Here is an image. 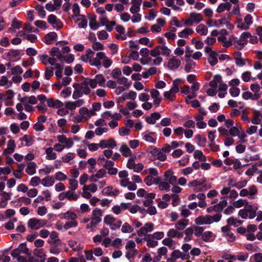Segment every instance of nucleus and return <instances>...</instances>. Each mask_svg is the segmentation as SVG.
Listing matches in <instances>:
<instances>
[{
	"instance_id": "1",
	"label": "nucleus",
	"mask_w": 262,
	"mask_h": 262,
	"mask_svg": "<svg viewBox=\"0 0 262 262\" xmlns=\"http://www.w3.org/2000/svg\"><path fill=\"white\" fill-rule=\"evenodd\" d=\"M67 41L58 42L56 47H53L49 51V55L55 56L56 59L61 62L71 63L74 60V56L72 54H68L71 49L69 47L66 46Z\"/></svg>"
},
{
	"instance_id": "2",
	"label": "nucleus",
	"mask_w": 262,
	"mask_h": 262,
	"mask_svg": "<svg viewBox=\"0 0 262 262\" xmlns=\"http://www.w3.org/2000/svg\"><path fill=\"white\" fill-rule=\"evenodd\" d=\"M171 53V50L164 45L156 46L150 51V55L155 57L152 60V63L156 66L160 64L163 61V58L160 55L167 57Z\"/></svg>"
},
{
	"instance_id": "3",
	"label": "nucleus",
	"mask_w": 262,
	"mask_h": 262,
	"mask_svg": "<svg viewBox=\"0 0 262 262\" xmlns=\"http://www.w3.org/2000/svg\"><path fill=\"white\" fill-rule=\"evenodd\" d=\"M91 62L92 66L100 69L102 65L105 69L108 68L112 64L113 61L104 52H99L96 53V57L93 58Z\"/></svg>"
},
{
	"instance_id": "4",
	"label": "nucleus",
	"mask_w": 262,
	"mask_h": 262,
	"mask_svg": "<svg viewBox=\"0 0 262 262\" xmlns=\"http://www.w3.org/2000/svg\"><path fill=\"white\" fill-rule=\"evenodd\" d=\"M103 211L98 208H95L92 211L91 222L86 225V228L91 231L94 230L98 224L101 222Z\"/></svg>"
},
{
	"instance_id": "5",
	"label": "nucleus",
	"mask_w": 262,
	"mask_h": 262,
	"mask_svg": "<svg viewBox=\"0 0 262 262\" xmlns=\"http://www.w3.org/2000/svg\"><path fill=\"white\" fill-rule=\"evenodd\" d=\"M221 217L222 214L220 213H217L212 216L210 215H201L194 220V223L199 225H209L214 222H219Z\"/></svg>"
},
{
	"instance_id": "6",
	"label": "nucleus",
	"mask_w": 262,
	"mask_h": 262,
	"mask_svg": "<svg viewBox=\"0 0 262 262\" xmlns=\"http://www.w3.org/2000/svg\"><path fill=\"white\" fill-rule=\"evenodd\" d=\"M89 86L92 89L96 88L95 82L91 78H85L82 82L74 83L73 84V87L74 89H79L84 95H89L91 92Z\"/></svg>"
},
{
	"instance_id": "7",
	"label": "nucleus",
	"mask_w": 262,
	"mask_h": 262,
	"mask_svg": "<svg viewBox=\"0 0 262 262\" xmlns=\"http://www.w3.org/2000/svg\"><path fill=\"white\" fill-rule=\"evenodd\" d=\"M257 210V207L249 204L239 210L238 215L243 219H253L256 216Z\"/></svg>"
},
{
	"instance_id": "8",
	"label": "nucleus",
	"mask_w": 262,
	"mask_h": 262,
	"mask_svg": "<svg viewBox=\"0 0 262 262\" xmlns=\"http://www.w3.org/2000/svg\"><path fill=\"white\" fill-rule=\"evenodd\" d=\"M253 23V18L250 14H247L244 18H237L236 22V27L241 30H247Z\"/></svg>"
},
{
	"instance_id": "9",
	"label": "nucleus",
	"mask_w": 262,
	"mask_h": 262,
	"mask_svg": "<svg viewBox=\"0 0 262 262\" xmlns=\"http://www.w3.org/2000/svg\"><path fill=\"white\" fill-rule=\"evenodd\" d=\"M103 222L112 230H116L117 229L119 228L122 224V222L120 220H117L110 214L105 216Z\"/></svg>"
},
{
	"instance_id": "10",
	"label": "nucleus",
	"mask_w": 262,
	"mask_h": 262,
	"mask_svg": "<svg viewBox=\"0 0 262 262\" xmlns=\"http://www.w3.org/2000/svg\"><path fill=\"white\" fill-rule=\"evenodd\" d=\"M47 224V221L46 220L33 217L28 220L27 225L29 229L33 230H37L45 227Z\"/></svg>"
},
{
	"instance_id": "11",
	"label": "nucleus",
	"mask_w": 262,
	"mask_h": 262,
	"mask_svg": "<svg viewBox=\"0 0 262 262\" xmlns=\"http://www.w3.org/2000/svg\"><path fill=\"white\" fill-rule=\"evenodd\" d=\"M204 51L207 54L208 62L211 66H214L217 63V53L213 51L211 48L209 46H206L204 48Z\"/></svg>"
},
{
	"instance_id": "12",
	"label": "nucleus",
	"mask_w": 262,
	"mask_h": 262,
	"mask_svg": "<svg viewBox=\"0 0 262 262\" xmlns=\"http://www.w3.org/2000/svg\"><path fill=\"white\" fill-rule=\"evenodd\" d=\"M202 15L200 13L191 12L189 16L184 20V23L186 26H192L193 24H199L203 20Z\"/></svg>"
},
{
	"instance_id": "13",
	"label": "nucleus",
	"mask_w": 262,
	"mask_h": 262,
	"mask_svg": "<svg viewBox=\"0 0 262 262\" xmlns=\"http://www.w3.org/2000/svg\"><path fill=\"white\" fill-rule=\"evenodd\" d=\"M251 36V33L249 32H244L241 34L239 38L235 40L236 47L239 49H242L243 46L248 42V39Z\"/></svg>"
},
{
	"instance_id": "14",
	"label": "nucleus",
	"mask_w": 262,
	"mask_h": 262,
	"mask_svg": "<svg viewBox=\"0 0 262 262\" xmlns=\"http://www.w3.org/2000/svg\"><path fill=\"white\" fill-rule=\"evenodd\" d=\"M227 205V201L225 197L223 198V200L221 201L217 204L210 206L207 209V212L208 213L212 212L213 211L216 212H221L224 207H225Z\"/></svg>"
},
{
	"instance_id": "15",
	"label": "nucleus",
	"mask_w": 262,
	"mask_h": 262,
	"mask_svg": "<svg viewBox=\"0 0 262 262\" xmlns=\"http://www.w3.org/2000/svg\"><path fill=\"white\" fill-rule=\"evenodd\" d=\"M39 60L45 65L50 64L52 66H54L57 62V59L55 56L49 57L46 54H40L38 56Z\"/></svg>"
},
{
	"instance_id": "16",
	"label": "nucleus",
	"mask_w": 262,
	"mask_h": 262,
	"mask_svg": "<svg viewBox=\"0 0 262 262\" xmlns=\"http://www.w3.org/2000/svg\"><path fill=\"white\" fill-rule=\"evenodd\" d=\"M154 229V225L151 222L146 223L144 226L137 231L138 235L140 236H145L148 232L152 231Z\"/></svg>"
},
{
	"instance_id": "17",
	"label": "nucleus",
	"mask_w": 262,
	"mask_h": 262,
	"mask_svg": "<svg viewBox=\"0 0 262 262\" xmlns=\"http://www.w3.org/2000/svg\"><path fill=\"white\" fill-rule=\"evenodd\" d=\"M164 180L166 181L171 185H176L177 183V178L174 175L173 171L170 169L164 172Z\"/></svg>"
},
{
	"instance_id": "18",
	"label": "nucleus",
	"mask_w": 262,
	"mask_h": 262,
	"mask_svg": "<svg viewBox=\"0 0 262 262\" xmlns=\"http://www.w3.org/2000/svg\"><path fill=\"white\" fill-rule=\"evenodd\" d=\"M48 23L56 29H59L62 27L63 24L62 22L57 18L56 16L51 14L48 17Z\"/></svg>"
},
{
	"instance_id": "19",
	"label": "nucleus",
	"mask_w": 262,
	"mask_h": 262,
	"mask_svg": "<svg viewBox=\"0 0 262 262\" xmlns=\"http://www.w3.org/2000/svg\"><path fill=\"white\" fill-rule=\"evenodd\" d=\"M181 60L176 56H172L168 59L167 67L170 70H175L179 67L181 64Z\"/></svg>"
},
{
	"instance_id": "20",
	"label": "nucleus",
	"mask_w": 262,
	"mask_h": 262,
	"mask_svg": "<svg viewBox=\"0 0 262 262\" xmlns=\"http://www.w3.org/2000/svg\"><path fill=\"white\" fill-rule=\"evenodd\" d=\"M100 148H111L113 149L117 146V143L115 140L113 138H110L108 140H101L100 141Z\"/></svg>"
},
{
	"instance_id": "21",
	"label": "nucleus",
	"mask_w": 262,
	"mask_h": 262,
	"mask_svg": "<svg viewBox=\"0 0 262 262\" xmlns=\"http://www.w3.org/2000/svg\"><path fill=\"white\" fill-rule=\"evenodd\" d=\"M17 36L22 37L24 39L29 40L31 42H35L37 39L36 35L33 34H27L24 31H19L17 33Z\"/></svg>"
},
{
	"instance_id": "22",
	"label": "nucleus",
	"mask_w": 262,
	"mask_h": 262,
	"mask_svg": "<svg viewBox=\"0 0 262 262\" xmlns=\"http://www.w3.org/2000/svg\"><path fill=\"white\" fill-rule=\"evenodd\" d=\"M106 174L105 169L102 168L99 169L95 174H92L89 178V180L92 182H97L98 180L104 178Z\"/></svg>"
},
{
	"instance_id": "23",
	"label": "nucleus",
	"mask_w": 262,
	"mask_h": 262,
	"mask_svg": "<svg viewBox=\"0 0 262 262\" xmlns=\"http://www.w3.org/2000/svg\"><path fill=\"white\" fill-rule=\"evenodd\" d=\"M137 97V93L136 92L130 91L128 93H123L122 96L118 98V102H123L125 100L130 99L134 100Z\"/></svg>"
},
{
	"instance_id": "24",
	"label": "nucleus",
	"mask_w": 262,
	"mask_h": 262,
	"mask_svg": "<svg viewBox=\"0 0 262 262\" xmlns=\"http://www.w3.org/2000/svg\"><path fill=\"white\" fill-rule=\"evenodd\" d=\"M150 94L151 97L153 99V102L156 105H159L162 101V98L160 96V92L157 89H154L150 90Z\"/></svg>"
},
{
	"instance_id": "25",
	"label": "nucleus",
	"mask_w": 262,
	"mask_h": 262,
	"mask_svg": "<svg viewBox=\"0 0 262 262\" xmlns=\"http://www.w3.org/2000/svg\"><path fill=\"white\" fill-rule=\"evenodd\" d=\"M103 119L109 120L112 119L113 120H118L121 118L122 115L120 113H116L112 114L110 111H106L101 115Z\"/></svg>"
},
{
	"instance_id": "26",
	"label": "nucleus",
	"mask_w": 262,
	"mask_h": 262,
	"mask_svg": "<svg viewBox=\"0 0 262 262\" xmlns=\"http://www.w3.org/2000/svg\"><path fill=\"white\" fill-rule=\"evenodd\" d=\"M142 2V0L132 1V6L129 9V11L132 14H135L136 13H138L140 11Z\"/></svg>"
},
{
	"instance_id": "27",
	"label": "nucleus",
	"mask_w": 262,
	"mask_h": 262,
	"mask_svg": "<svg viewBox=\"0 0 262 262\" xmlns=\"http://www.w3.org/2000/svg\"><path fill=\"white\" fill-rule=\"evenodd\" d=\"M79 113L84 119L86 120L90 118L91 116L95 115V113L94 111L89 110L85 107L80 108L79 110Z\"/></svg>"
},
{
	"instance_id": "28",
	"label": "nucleus",
	"mask_w": 262,
	"mask_h": 262,
	"mask_svg": "<svg viewBox=\"0 0 262 262\" xmlns=\"http://www.w3.org/2000/svg\"><path fill=\"white\" fill-rule=\"evenodd\" d=\"M234 58L236 64L238 67H243L246 64L247 59H244L242 57V53L237 51L234 53Z\"/></svg>"
},
{
	"instance_id": "29",
	"label": "nucleus",
	"mask_w": 262,
	"mask_h": 262,
	"mask_svg": "<svg viewBox=\"0 0 262 262\" xmlns=\"http://www.w3.org/2000/svg\"><path fill=\"white\" fill-rule=\"evenodd\" d=\"M251 121L254 124H261V128L259 130V135L260 136V131L262 129V113L259 112L255 113Z\"/></svg>"
},
{
	"instance_id": "30",
	"label": "nucleus",
	"mask_w": 262,
	"mask_h": 262,
	"mask_svg": "<svg viewBox=\"0 0 262 262\" xmlns=\"http://www.w3.org/2000/svg\"><path fill=\"white\" fill-rule=\"evenodd\" d=\"M156 196V194L154 193H148L145 195L144 199L142 200L144 206L148 207L152 205L153 200Z\"/></svg>"
},
{
	"instance_id": "31",
	"label": "nucleus",
	"mask_w": 262,
	"mask_h": 262,
	"mask_svg": "<svg viewBox=\"0 0 262 262\" xmlns=\"http://www.w3.org/2000/svg\"><path fill=\"white\" fill-rule=\"evenodd\" d=\"M89 26L93 30H97L100 26L98 23L97 21L96 16L94 14H91L89 16Z\"/></svg>"
},
{
	"instance_id": "32",
	"label": "nucleus",
	"mask_w": 262,
	"mask_h": 262,
	"mask_svg": "<svg viewBox=\"0 0 262 262\" xmlns=\"http://www.w3.org/2000/svg\"><path fill=\"white\" fill-rule=\"evenodd\" d=\"M188 224L189 220L184 218L177 222L174 225V227L178 231H182Z\"/></svg>"
},
{
	"instance_id": "33",
	"label": "nucleus",
	"mask_w": 262,
	"mask_h": 262,
	"mask_svg": "<svg viewBox=\"0 0 262 262\" xmlns=\"http://www.w3.org/2000/svg\"><path fill=\"white\" fill-rule=\"evenodd\" d=\"M161 117V115L159 113L155 112L150 116H147L145 118L146 121L150 124H154L157 120Z\"/></svg>"
},
{
	"instance_id": "34",
	"label": "nucleus",
	"mask_w": 262,
	"mask_h": 262,
	"mask_svg": "<svg viewBox=\"0 0 262 262\" xmlns=\"http://www.w3.org/2000/svg\"><path fill=\"white\" fill-rule=\"evenodd\" d=\"M155 133H150L148 131L144 132L142 134V139L146 142L155 144L156 142V138H154L151 135Z\"/></svg>"
},
{
	"instance_id": "35",
	"label": "nucleus",
	"mask_w": 262,
	"mask_h": 262,
	"mask_svg": "<svg viewBox=\"0 0 262 262\" xmlns=\"http://www.w3.org/2000/svg\"><path fill=\"white\" fill-rule=\"evenodd\" d=\"M231 8V4L230 2H225L221 3L217 7L216 11L221 13L225 11H230Z\"/></svg>"
},
{
	"instance_id": "36",
	"label": "nucleus",
	"mask_w": 262,
	"mask_h": 262,
	"mask_svg": "<svg viewBox=\"0 0 262 262\" xmlns=\"http://www.w3.org/2000/svg\"><path fill=\"white\" fill-rule=\"evenodd\" d=\"M47 103L48 106L50 107L58 108L63 106V103L61 101L59 100H54L52 98L48 99Z\"/></svg>"
},
{
	"instance_id": "37",
	"label": "nucleus",
	"mask_w": 262,
	"mask_h": 262,
	"mask_svg": "<svg viewBox=\"0 0 262 262\" xmlns=\"http://www.w3.org/2000/svg\"><path fill=\"white\" fill-rule=\"evenodd\" d=\"M54 178L51 176H46L41 180V184L45 187L52 186L54 185Z\"/></svg>"
},
{
	"instance_id": "38",
	"label": "nucleus",
	"mask_w": 262,
	"mask_h": 262,
	"mask_svg": "<svg viewBox=\"0 0 262 262\" xmlns=\"http://www.w3.org/2000/svg\"><path fill=\"white\" fill-rule=\"evenodd\" d=\"M52 147L47 148L45 149L46 154V159L48 160H54L57 158V154L54 151Z\"/></svg>"
},
{
	"instance_id": "39",
	"label": "nucleus",
	"mask_w": 262,
	"mask_h": 262,
	"mask_svg": "<svg viewBox=\"0 0 262 262\" xmlns=\"http://www.w3.org/2000/svg\"><path fill=\"white\" fill-rule=\"evenodd\" d=\"M95 82L96 87L97 84L100 86H104L105 85V79L102 74H98L95 76L94 79H91Z\"/></svg>"
},
{
	"instance_id": "40",
	"label": "nucleus",
	"mask_w": 262,
	"mask_h": 262,
	"mask_svg": "<svg viewBox=\"0 0 262 262\" xmlns=\"http://www.w3.org/2000/svg\"><path fill=\"white\" fill-rule=\"evenodd\" d=\"M37 165L34 162H30L27 164L26 172L29 175H33L36 173Z\"/></svg>"
},
{
	"instance_id": "41",
	"label": "nucleus",
	"mask_w": 262,
	"mask_h": 262,
	"mask_svg": "<svg viewBox=\"0 0 262 262\" xmlns=\"http://www.w3.org/2000/svg\"><path fill=\"white\" fill-rule=\"evenodd\" d=\"M144 240L146 242V245L149 248L156 247L158 245V242L154 240L149 234H147L144 237Z\"/></svg>"
},
{
	"instance_id": "42",
	"label": "nucleus",
	"mask_w": 262,
	"mask_h": 262,
	"mask_svg": "<svg viewBox=\"0 0 262 262\" xmlns=\"http://www.w3.org/2000/svg\"><path fill=\"white\" fill-rule=\"evenodd\" d=\"M119 151L122 154V156L125 157H128L131 156L132 151L128 147V146L125 144L123 143Z\"/></svg>"
},
{
	"instance_id": "43",
	"label": "nucleus",
	"mask_w": 262,
	"mask_h": 262,
	"mask_svg": "<svg viewBox=\"0 0 262 262\" xmlns=\"http://www.w3.org/2000/svg\"><path fill=\"white\" fill-rule=\"evenodd\" d=\"M247 191L249 195V199H255L256 198L258 190L255 185H253L249 187L247 189Z\"/></svg>"
},
{
	"instance_id": "44",
	"label": "nucleus",
	"mask_w": 262,
	"mask_h": 262,
	"mask_svg": "<svg viewBox=\"0 0 262 262\" xmlns=\"http://www.w3.org/2000/svg\"><path fill=\"white\" fill-rule=\"evenodd\" d=\"M215 236L213 233L209 231L203 233L202 236V239L205 242H210L214 239Z\"/></svg>"
},
{
	"instance_id": "45",
	"label": "nucleus",
	"mask_w": 262,
	"mask_h": 262,
	"mask_svg": "<svg viewBox=\"0 0 262 262\" xmlns=\"http://www.w3.org/2000/svg\"><path fill=\"white\" fill-rule=\"evenodd\" d=\"M21 141L25 142V146H30L32 145L34 142V137L28 135H24L20 139Z\"/></svg>"
},
{
	"instance_id": "46",
	"label": "nucleus",
	"mask_w": 262,
	"mask_h": 262,
	"mask_svg": "<svg viewBox=\"0 0 262 262\" xmlns=\"http://www.w3.org/2000/svg\"><path fill=\"white\" fill-rule=\"evenodd\" d=\"M221 80L222 77L220 75H215L213 79L210 82L209 85L212 88L215 90L217 87H219V85L221 82Z\"/></svg>"
},
{
	"instance_id": "47",
	"label": "nucleus",
	"mask_w": 262,
	"mask_h": 262,
	"mask_svg": "<svg viewBox=\"0 0 262 262\" xmlns=\"http://www.w3.org/2000/svg\"><path fill=\"white\" fill-rule=\"evenodd\" d=\"M248 204L249 202L248 200L243 199H238L233 203V206L236 208H239L242 207H245V206Z\"/></svg>"
},
{
	"instance_id": "48",
	"label": "nucleus",
	"mask_w": 262,
	"mask_h": 262,
	"mask_svg": "<svg viewBox=\"0 0 262 262\" xmlns=\"http://www.w3.org/2000/svg\"><path fill=\"white\" fill-rule=\"evenodd\" d=\"M181 82V80L180 79H176L172 82V86L169 90L171 92V93L174 94L175 95L176 93H178L179 91V85Z\"/></svg>"
},
{
	"instance_id": "49",
	"label": "nucleus",
	"mask_w": 262,
	"mask_h": 262,
	"mask_svg": "<svg viewBox=\"0 0 262 262\" xmlns=\"http://www.w3.org/2000/svg\"><path fill=\"white\" fill-rule=\"evenodd\" d=\"M77 215L71 211H68L63 213L62 216V218L68 221L77 220Z\"/></svg>"
},
{
	"instance_id": "50",
	"label": "nucleus",
	"mask_w": 262,
	"mask_h": 262,
	"mask_svg": "<svg viewBox=\"0 0 262 262\" xmlns=\"http://www.w3.org/2000/svg\"><path fill=\"white\" fill-rule=\"evenodd\" d=\"M15 147V141L13 140H10L8 141L7 147L5 150L4 153L11 154L14 151Z\"/></svg>"
},
{
	"instance_id": "51",
	"label": "nucleus",
	"mask_w": 262,
	"mask_h": 262,
	"mask_svg": "<svg viewBox=\"0 0 262 262\" xmlns=\"http://www.w3.org/2000/svg\"><path fill=\"white\" fill-rule=\"evenodd\" d=\"M227 222L229 226L233 225L234 227H238L243 224V221L231 216L227 219Z\"/></svg>"
},
{
	"instance_id": "52",
	"label": "nucleus",
	"mask_w": 262,
	"mask_h": 262,
	"mask_svg": "<svg viewBox=\"0 0 262 262\" xmlns=\"http://www.w3.org/2000/svg\"><path fill=\"white\" fill-rule=\"evenodd\" d=\"M57 36V34L54 32L49 33L45 36V42L47 45L51 44L53 40H56Z\"/></svg>"
},
{
	"instance_id": "53",
	"label": "nucleus",
	"mask_w": 262,
	"mask_h": 262,
	"mask_svg": "<svg viewBox=\"0 0 262 262\" xmlns=\"http://www.w3.org/2000/svg\"><path fill=\"white\" fill-rule=\"evenodd\" d=\"M196 32L201 35H206L208 33V28L204 24H200L195 29Z\"/></svg>"
},
{
	"instance_id": "54",
	"label": "nucleus",
	"mask_w": 262,
	"mask_h": 262,
	"mask_svg": "<svg viewBox=\"0 0 262 262\" xmlns=\"http://www.w3.org/2000/svg\"><path fill=\"white\" fill-rule=\"evenodd\" d=\"M194 231V229H193V226L188 227L186 228L184 231V234H185V237L184 238V240L186 242L189 241L192 239V236Z\"/></svg>"
},
{
	"instance_id": "55",
	"label": "nucleus",
	"mask_w": 262,
	"mask_h": 262,
	"mask_svg": "<svg viewBox=\"0 0 262 262\" xmlns=\"http://www.w3.org/2000/svg\"><path fill=\"white\" fill-rule=\"evenodd\" d=\"M194 32L193 30L189 28H186L183 31L178 33V36L181 38H187L190 35H191Z\"/></svg>"
},
{
	"instance_id": "56",
	"label": "nucleus",
	"mask_w": 262,
	"mask_h": 262,
	"mask_svg": "<svg viewBox=\"0 0 262 262\" xmlns=\"http://www.w3.org/2000/svg\"><path fill=\"white\" fill-rule=\"evenodd\" d=\"M125 257L129 260L134 259L138 253V250L136 249L126 250Z\"/></svg>"
},
{
	"instance_id": "57",
	"label": "nucleus",
	"mask_w": 262,
	"mask_h": 262,
	"mask_svg": "<svg viewBox=\"0 0 262 262\" xmlns=\"http://www.w3.org/2000/svg\"><path fill=\"white\" fill-rule=\"evenodd\" d=\"M195 140L199 146L204 147L206 145V139L204 136L197 135L195 136Z\"/></svg>"
},
{
	"instance_id": "58",
	"label": "nucleus",
	"mask_w": 262,
	"mask_h": 262,
	"mask_svg": "<svg viewBox=\"0 0 262 262\" xmlns=\"http://www.w3.org/2000/svg\"><path fill=\"white\" fill-rule=\"evenodd\" d=\"M217 40L223 43V46L225 48H228L231 46L232 42L228 39L227 37L224 36H220L217 38Z\"/></svg>"
},
{
	"instance_id": "59",
	"label": "nucleus",
	"mask_w": 262,
	"mask_h": 262,
	"mask_svg": "<svg viewBox=\"0 0 262 262\" xmlns=\"http://www.w3.org/2000/svg\"><path fill=\"white\" fill-rule=\"evenodd\" d=\"M193 156L195 159H198L201 162H205L206 161V156L203 154V152L201 150H195L193 154Z\"/></svg>"
},
{
	"instance_id": "60",
	"label": "nucleus",
	"mask_w": 262,
	"mask_h": 262,
	"mask_svg": "<svg viewBox=\"0 0 262 262\" xmlns=\"http://www.w3.org/2000/svg\"><path fill=\"white\" fill-rule=\"evenodd\" d=\"M117 82L119 84L123 85V86L125 87L126 89H128L132 84V83L128 81V79L124 77L118 78Z\"/></svg>"
},
{
	"instance_id": "61",
	"label": "nucleus",
	"mask_w": 262,
	"mask_h": 262,
	"mask_svg": "<svg viewBox=\"0 0 262 262\" xmlns=\"http://www.w3.org/2000/svg\"><path fill=\"white\" fill-rule=\"evenodd\" d=\"M158 184H159V188L160 190L168 191L170 190V185L171 184L166 181L164 180L161 182H158Z\"/></svg>"
},
{
	"instance_id": "62",
	"label": "nucleus",
	"mask_w": 262,
	"mask_h": 262,
	"mask_svg": "<svg viewBox=\"0 0 262 262\" xmlns=\"http://www.w3.org/2000/svg\"><path fill=\"white\" fill-rule=\"evenodd\" d=\"M144 181L147 186H151L154 184H158V181L151 176H146Z\"/></svg>"
},
{
	"instance_id": "63",
	"label": "nucleus",
	"mask_w": 262,
	"mask_h": 262,
	"mask_svg": "<svg viewBox=\"0 0 262 262\" xmlns=\"http://www.w3.org/2000/svg\"><path fill=\"white\" fill-rule=\"evenodd\" d=\"M200 187L202 191H205L210 189L211 188V185L205 177H203V180Z\"/></svg>"
},
{
	"instance_id": "64",
	"label": "nucleus",
	"mask_w": 262,
	"mask_h": 262,
	"mask_svg": "<svg viewBox=\"0 0 262 262\" xmlns=\"http://www.w3.org/2000/svg\"><path fill=\"white\" fill-rule=\"evenodd\" d=\"M134 231V228L127 223H124L122 226L121 232L124 233H131Z\"/></svg>"
}]
</instances>
